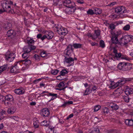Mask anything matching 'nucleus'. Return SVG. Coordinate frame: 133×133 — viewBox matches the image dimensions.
Here are the masks:
<instances>
[{
	"label": "nucleus",
	"instance_id": "obj_1",
	"mask_svg": "<svg viewBox=\"0 0 133 133\" xmlns=\"http://www.w3.org/2000/svg\"><path fill=\"white\" fill-rule=\"evenodd\" d=\"M117 68L122 71H127L130 70L132 68L131 65L130 63L123 62L118 64Z\"/></svg>",
	"mask_w": 133,
	"mask_h": 133
},
{
	"label": "nucleus",
	"instance_id": "obj_2",
	"mask_svg": "<svg viewBox=\"0 0 133 133\" xmlns=\"http://www.w3.org/2000/svg\"><path fill=\"white\" fill-rule=\"evenodd\" d=\"M112 36L111 40L112 43L115 44H118L119 41L117 37L121 35V31H115L111 32Z\"/></svg>",
	"mask_w": 133,
	"mask_h": 133
},
{
	"label": "nucleus",
	"instance_id": "obj_3",
	"mask_svg": "<svg viewBox=\"0 0 133 133\" xmlns=\"http://www.w3.org/2000/svg\"><path fill=\"white\" fill-rule=\"evenodd\" d=\"M55 28L57 29L56 31L60 35H65L68 33V31L66 28L62 27L60 25L55 24Z\"/></svg>",
	"mask_w": 133,
	"mask_h": 133
},
{
	"label": "nucleus",
	"instance_id": "obj_4",
	"mask_svg": "<svg viewBox=\"0 0 133 133\" xmlns=\"http://www.w3.org/2000/svg\"><path fill=\"white\" fill-rule=\"evenodd\" d=\"M74 49L72 47V45L69 44L67 47L64 52V57H71L72 54V52Z\"/></svg>",
	"mask_w": 133,
	"mask_h": 133
},
{
	"label": "nucleus",
	"instance_id": "obj_5",
	"mask_svg": "<svg viewBox=\"0 0 133 133\" xmlns=\"http://www.w3.org/2000/svg\"><path fill=\"white\" fill-rule=\"evenodd\" d=\"M126 80L124 79H121L118 81L114 84V82L113 81L111 83V86H109V87L111 89H113L119 86L121 87V86L125 83Z\"/></svg>",
	"mask_w": 133,
	"mask_h": 133
},
{
	"label": "nucleus",
	"instance_id": "obj_6",
	"mask_svg": "<svg viewBox=\"0 0 133 133\" xmlns=\"http://www.w3.org/2000/svg\"><path fill=\"white\" fill-rule=\"evenodd\" d=\"M63 5L68 8H74L75 6V3L70 0H64L62 1Z\"/></svg>",
	"mask_w": 133,
	"mask_h": 133
},
{
	"label": "nucleus",
	"instance_id": "obj_7",
	"mask_svg": "<svg viewBox=\"0 0 133 133\" xmlns=\"http://www.w3.org/2000/svg\"><path fill=\"white\" fill-rule=\"evenodd\" d=\"M5 96V105H7L11 104V102H13L14 98L12 95L8 94L6 95Z\"/></svg>",
	"mask_w": 133,
	"mask_h": 133
},
{
	"label": "nucleus",
	"instance_id": "obj_8",
	"mask_svg": "<svg viewBox=\"0 0 133 133\" xmlns=\"http://www.w3.org/2000/svg\"><path fill=\"white\" fill-rule=\"evenodd\" d=\"M45 35H43V39L46 38L48 40L51 39L53 37L54 33L51 31H48L45 32Z\"/></svg>",
	"mask_w": 133,
	"mask_h": 133
},
{
	"label": "nucleus",
	"instance_id": "obj_9",
	"mask_svg": "<svg viewBox=\"0 0 133 133\" xmlns=\"http://www.w3.org/2000/svg\"><path fill=\"white\" fill-rule=\"evenodd\" d=\"M115 11L118 14H122L126 12L127 10L124 7L120 6L116 7L115 9Z\"/></svg>",
	"mask_w": 133,
	"mask_h": 133
},
{
	"label": "nucleus",
	"instance_id": "obj_10",
	"mask_svg": "<svg viewBox=\"0 0 133 133\" xmlns=\"http://www.w3.org/2000/svg\"><path fill=\"white\" fill-rule=\"evenodd\" d=\"M74 59L72 57H65L64 59V63H69V66L73 65L74 64Z\"/></svg>",
	"mask_w": 133,
	"mask_h": 133
},
{
	"label": "nucleus",
	"instance_id": "obj_11",
	"mask_svg": "<svg viewBox=\"0 0 133 133\" xmlns=\"http://www.w3.org/2000/svg\"><path fill=\"white\" fill-rule=\"evenodd\" d=\"M6 1L5 3L3 4V6L4 8L6 10V8L9 9V7H11V6L13 5V2L11 0H4Z\"/></svg>",
	"mask_w": 133,
	"mask_h": 133
},
{
	"label": "nucleus",
	"instance_id": "obj_12",
	"mask_svg": "<svg viewBox=\"0 0 133 133\" xmlns=\"http://www.w3.org/2000/svg\"><path fill=\"white\" fill-rule=\"evenodd\" d=\"M48 93V96H51L52 97L51 99L48 102H50L51 101L53 100L57 97V94H54L52 92H50L47 91H43V93Z\"/></svg>",
	"mask_w": 133,
	"mask_h": 133
},
{
	"label": "nucleus",
	"instance_id": "obj_13",
	"mask_svg": "<svg viewBox=\"0 0 133 133\" xmlns=\"http://www.w3.org/2000/svg\"><path fill=\"white\" fill-rule=\"evenodd\" d=\"M2 6L3 9H0V14H2L3 12L6 11L8 12L9 13H11L12 14L14 13V10L12 8H11V7H9V9H8L7 7H6V10L3 8V4L2 5Z\"/></svg>",
	"mask_w": 133,
	"mask_h": 133
},
{
	"label": "nucleus",
	"instance_id": "obj_14",
	"mask_svg": "<svg viewBox=\"0 0 133 133\" xmlns=\"http://www.w3.org/2000/svg\"><path fill=\"white\" fill-rule=\"evenodd\" d=\"M123 37L125 41V43L126 44L130 41H132L133 39V36L131 35H126Z\"/></svg>",
	"mask_w": 133,
	"mask_h": 133
},
{
	"label": "nucleus",
	"instance_id": "obj_15",
	"mask_svg": "<svg viewBox=\"0 0 133 133\" xmlns=\"http://www.w3.org/2000/svg\"><path fill=\"white\" fill-rule=\"evenodd\" d=\"M50 114L49 111L47 108L43 109L41 112V115L44 117H48Z\"/></svg>",
	"mask_w": 133,
	"mask_h": 133
},
{
	"label": "nucleus",
	"instance_id": "obj_16",
	"mask_svg": "<svg viewBox=\"0 0 133 133\" xmlns=\"http://www.w3.org/2000/svg\"><path fill=\"white\" fill-rule=\"evenodd\" d=\"M15 93L17 95H22L24 94L25 92V91L22 88H20L16 89L14 90Z\"/></svg>",
	"mask_w": 133,
	"mask_h": 133
},
{
	"label": "nucleus",
	"instance_id": "obj_17",
	"mask_svg": "<svg viewBox=\"0 0 133 133\" xmlns=\"http://www.w3.org/2000/svg\"><path fill=\"white\" fill-rule=\"evenodd\" d=\"M124 93L127 95H130L133 93V89L127 86L125 90Z\"/></svg>",
	"mask_w": 133,
	"mask_h": 133
},
{
	"label": "nucleus",
	"instance_id": "obj_18",
	"mask_svg": "<svg viewBox=\"0 0 133 133\" xmlns=\"http://www.w3.org/2000/svg\"><path fill=\"white\" fill-rule=\"evenodd\" d=\"M122 90L119 88H118L113 93V95L115 97L119 96L122 93Z\"/></svg>",
	"mask_w": 133,
	"mask_h": 133
},
{
	"label": "nucleus",
	"instance_id": "obj_19",
	"mask_svg": "<svg viewBox=\"0 0 133 133\" xmlns=\"http://www.w3.org/2000/svg\"><path fill=\"white\" fill-rule=\"evenodd\" d=\"M6 35L8 37H11V38H12L16 35V33L13 30L11 29L8 31Z\"/></svg>",
	"mask_w": 133,
	"mask_h": 133
},
{
	"label": "nucleus",
	"instance_id": "obj_20",
	"mask_svg": "<svg viewBox=\"0 0 133 133\" xmlns=\"http://www.w3.org/2000/svg\"><path fill=\"white\" fill-rule=\"evenodd\" d=\"M109 106L113 110H116L119 108V106L117 104L112 103H110Z\"/></svg>",
	"mask_w": 133,
	"mask_h": 133
},
{
	"label": "nucleus",
	"instance_id": "obj_21",
	"mask_svg": "<svg viewBox=\"0 0 133 133\" xmlns=\"http://www.w3.org/2000/svg\"><path fill=\"white\" fill-rule=\"evenodd\" d=\"M20 68H17L14 65L12 66L11 68L10 69V72L11 73H14L15 74H17L19 73V70Z\"/></svg>",
	"mask_w": 133,
	"mask_h": 133
},
{
	"label": "nucleus",
	"instance_id": "obj_22",
	"mask_svg": "<svg viewBox=\"0 0 133 133\" xmlns=\"http://www.w3.org/2000/svg\"><path fill=\"white\" fill-rule=\"evenodd\" d=\"M73 8H68L65 9V13L68 14H70L73 13L75 11V9H73ZM75 8V7L74 8Z\"/></svg>",
	"mask_w": 133,
	"mask_h": 133
},
{
	"label": "nucleus",
	"instance_id": "obj_23",
	"mask_svg": "<svg viewBox=\"0 0 133 133\" xmlns=\"http://www.w3.org/2000/svg\"><path fill=\"white\" fill-rule=\"evenodd\" d=\"M101 31L99 30H95V34L93 35V39H95L100 35Z\"/></svg>",
	"mask_w": 133,
	"mask_h": 133
},
{
	"label": "nucleus",
	"instance_id": "obj_24",
	"mask_svg": "<svg viewBox=\"0 0 133 133\" xmlns=\"http://www.w3.org/2000/svg\"><path fill=\"white\" fill-rule=\"evenodd\" d=\"M16 111V108L15 107L12 106L8 109L7 112L8 114H13Z\"/></svg>",
	"mask_w": 133,
	"mask_h": 133
},
{
	"label": "nucleus",
	"instance_id": "obj_25",
	"mask_svg": "<svg viewBox=\"0 0 133 133\" xmlns=\"http://www.w3.org/2000/svg\"><path fill=\"white\" fill-rule=\"evenodd\" d=\"M125 123L126 125L129 126H133V120L132 119H126Z\"/></svg>",
	"mask_w": 133,
	"mask_h": 133
},
{
	"label": "nucleus",
	"instance_id": "obj_26",
	"mask_svg": "<svg viewBox=\"0 0 133 133\" xmlns=\"http://www.w3.org/2000/svg\"><path fill=\"white\" fill-rule=\"evenodd\" d=\"M92 92L91 89V86L89 85V87L87 88L83 93V95H87L90 94Z\"/></svg>",
	"mask_w": 133,
	"mask_h": 133
},
{
	"label": "nucleus",
	"instance_id": "obj_27",
	"mask_svg": "<svg viewBox=\"0 0 133 133\" xmlns=\"http://www.w3.org/2000/svg\"><path fill=\"white\" fill-rule=\"evenodd\" d=\"M27 41L28 46H31V45H33L35 41L33 39L30 37H28L27 38Z\"/></svg>",
	"mask_w": 133,
	"mask_h": 133
},
{
	"label": "nucleus",
	"instance_id": "obj_28",
	"mask_svg": "<svg viewBox=\"0 0 133 133\" xmlns=\"http://www.w3.org/2000/svg\"><path fill=\"white\" fill-rule=\"evenodd\" d=\"M11 58L9 57L8 56H7L5 55V59L7 62H11L12 61L15 57V55H13V56H12Z\"/></svg>",
	"mask_w": 133,
	"mask_h": 133
},
{
	"label": "nucleus",
	"instance_id": "obj_29",
	"mask_svg": "<svg viewBox=\"0 0 133 133\" xmlns=\"http://www.w3.org/2000/svg\"><path fill=\"white\" fill-rule=\"evenodd\" d=\"M20 61L23 62V63L26 66L30 65L31 63V61L28 59L21 60Z\"/></svg>",
	"mask_w": 133,
	"mask_h": 133
},
{
	"label": "nucleus",
	"instance_id": "obj_30",
	"mask_svg": "<svg viewBox=\"0 0 133 133\" xmlns=\"http://www.w3.org/2000/svg\"><path fill=\"white\" fill-rule=\"evenodd\" d=\"M12 25L11 23L8 22L3 25V27L5 30H8L11 28Z\"/></svg>",
	"mask_w": 133,
	"mask_h": 133
},
{
	"label": "nucleus",
	"instance_id": "obj_31",
	"mask_svg": "<svg viewBox=\"0 0 133 133\" xmlns=\"http://www.w3.org/2000/svg\"><path fill=\"white\" fill-rule=\"evenodd\" d=\"M9 67L7 64L4 65L0 67V73H1L4 71L8 69Z\"/></svg>",
	"mask_w": 133,
	"mask_h": 133
},
{
	"label": "nucleus",
	"instance_id": "obj_32",
	"mask_svg": "<svg viewBox=\"0 0 133 133\" xmlns=\"http://www.w3.org/2000/svg\"><path fill=\"white\" fill-rule=\"evenodd\" d=\"M118 44L120 45H125L126 44L125 43V41L123 36H122V37L121 38L119 41Z\"/></svg>",
	"mask_w": 133,
	"mask_h": 133
},
{
	"label": "nucleus",
	"instance_id": "obj_33",
	"mask_svg": "<svg viewBox=\"0 0 133 133\" xmlns=\"http://www.w3.org/2000/svg\"><path fill=\"white\" fill-rule=\"evenodd\" d=\"M82 44L79 43H73V46L75 49L80 48L82 47Z\"/></svg>",
	"mask_w": 133,
	"mask_h": 133
},
{
	"label": "nucleus",
	"instance_id": "obj_34",
	"mask_svg": "<svg viewBox=\"0 0 133 133\" xmlns=\"http://www.w3.org/2000/svg\"><path fill=\"white\" fill-rule=\"evenodd\" d=\"M34 127L35 128H37L38 127L39 124L38 121L36 119H34L33 123Z\"/></svg>",
	"mask_w": 133,
	"mask_h": 133
},
{
	"label": "nucleus",
	"instance_id": "obj_35",
	"mask_svg": "<svg viewBox=\"0 0 133 133\" xmlns=\"http://www.w3.org/2000/svg\"><path fill=\"white\" fill-rule=\"evenodd\" d=\"M49 122L46 120H45L41 122V124L42 126L48 127L49 125Z\"/></svg>",
	"mask_w": 133,
	"mask_h": 133
},
{
	"label": "nucleus",
	"instance_id": "obj_36",
	"mask_svg": "<svg viewBox=\"0 0 133 133\" xmlns=\"http://www.w3.org/2000/svg\"><path fill=\"white\" fill-rule=\"evenodd\" d=\"M102 12L101 10L99 8H96L94 9V14L96 15L100 14Z\"/></svg>",
	"mask_w": 133,
	"mask_h": 133
},
{
	"label": "nucleus",
	"instance_id": "obj_37",
	"mask_svg": "<svg viewBox=\"0 0 133 133\" xmlns=\"http://www.w3.org/2000/svg\"><path fill=\"white\" fill-rule=\"evenodd\" d=\"M73 102L72 101H69L68 102H65L62 105V107H65L66 106L70 104H72Z\"/></svg>",
	"mask_w": 133,
	"mask_h": 133
},
{
	"label": "nucleus",
	"instance_id": "obj_38",
	"mask_svg": "<svg viewBox=\"0 0 133 133\" xmlns=\"http://www.w3.org/2000/svg\"><path fill=\"white\" fill-rule=\"evenodd\" d=\"M68 73V71L65 69H63L60 72V74L62 76L65 75Z\"/></svg>",
	"mask_w": 133,
	"mask_h": 133
},
{
	"label": "nucleus",
	"instance_id": "obj_39",
	"mask_svg": "<svg viewBox=\"0 0 133 133\" xmlns=\"http://www.w3.org/2000/svg\"><path fill=\"white\" fill-rule=\"evenodd\" d=\"M124 101L127 103H128L129 101L130 98L128 95L124 96H123Z\"/></svg>",
	"mask_w": 133,
	"mask_h": 133
},
{
	"label": "nucleus",
	"instance_id": "obj_40",
	"mask_svg": "<svg viewBox=\"0 0 133 133\" xmlns=\"http://www.w3.org/2000/svg\"><path fill=\"white\" fill-rule=\"evenodd\" d=\"M102 110L103 113L105 114H108L109 110L108 108L106 107H104L102 108Z\"/></svg>",
	"mask_w": 133,
	"mask_h": 133
},
{
	"label": "nucleus",
	"instance_id": "obj_41",
	"mask_svg": "<svg viewBox=\"0 0 133 133\" xmlns=\"http://www.w3.org/2000/svg\"><path fill=\"white\" fill-rule=\"evenodd\" d=\"M29 46H26L23 49L24 52L26 53H28L31 51V49H30Z\"/></svg>",
	"mask_w": 133,
	"mask_h": 133
},
{
	"label": "nucleus",
	"instance_id": "obj_42",
	"mask_svg": "<svg viewBox=\"0 0 133 133\" xmlns=\"http://www.w3.org/2000/svg\"><path fill=\"white\" fill-rule=\"evenodd\" d=\"M120 58L122 59H125L128 61H130L131 60V59L129 58L127 56H124L123 55H122V54Z\"/></svg>",
	"mask_w": 133,
	"mask_h": 133
},
{
	"label": "nucleus",
	"instance_id": "obj_43",
	"mask_svg": "<svg viewBox=\"0 0 133 133\" xmlns=\"http://www.w3.org/2000/svg\"><path fill=\"white\" fill-rule=\"evenodd\" d=\"M5 96L3 95L0 96V102L4 103L5 104Z\"/></svg>",
	"mask_w": 133,
	"mask_h": 133
},
{
	"label": "nucleus",
	"instance_id": "obj_44",
	"mask_svg": "<svg viewBox=\"0 0 133 133\" xmlns=\"http://www.w3.org/2000/svg\"><path fill=\"white\" fill-rule=\"evenodd\" d=\"M20 62L23 63V62H21L20 61L18 62H17L15 63L14 64V65L17 68H19L20 67L21 65L20 63Z\"/></svg>",
	"mask_w": 133,
	"mask_h": 133
},
{
	"label": "nucleus",
	"instance_id": "obj_45",
	"mask_svg": "<svg viewBox=\"0 0 133 133\" xmlns=\"http://www.w3.org/2000/svg\"><path fill=\"white\" fill-rule=\"evenodd\" d=\"M65 85V82H60L58 85L57 87L59 88H63Z\"/></svg>",
	"mask_w": 133,
	"mask_h": 133
},
{
	"label": "nucleus",
	"instance_id": "obj_46",
	"mask_svg": "<svg viewBox=\"0 0 133 133\" xmlns=\"http://www.w3.org/2000/svg\"><path fill=\"white\" fill-rule=\"evenodd\" d=\"M59 71V70H52L51 71V74L54 75L57 74Z\"/></svg>",
	"mask_w": 133,
	"mask_h": 133
},
{
	"label": "nucleus",
	"instance_id": "obj_47",
	"mask_svg": "<svg viewBox=\"0 0 133 133\" xmlns=\"http://www.w3.org/2000/svg\"><path fill=\"white\" fill-rule=\"evenodd\" d=\"M90 86H91V89L92 91H94L97 88V87L95 85H93L92 84H91L89 85Z\"/></svg>",
	"mask_w": 133,
	"mask_h": 133
},
{
	"label": "nucleus",
	"instance_id": "obj_48",
	"mask_svg": "<svg viewBox=\"0 0 133 133\" xmlns=\"http://www.w3.org/2000/svg\"><path fill=\"white\" fill-rule=\"evenodd\" d=\"M130 26L129 24H127L124 26L123 28V29L125 31H128L130 29Z\"/></svg>",
	"mask_w": 133,
	"mask_h": 133
},
{
	"label": "nucleus",
	"instance_id": "obj_49",
	"mask_svg": "<svg viewBox=\"0 0 133 133\" xmlns=\"http://www.w3.org/2000/svg\"><path fill=\"white\" fill-rule=\"evenodd\" d=\"M100 46L102 48H104L105 47V45L104 41L101 40L100 41Z\"/></svg>",
	"mask_w": 133,
	"mask_h": 133
},
{
	"label": "nucleus",
	"instance_id": "obj_50",
	"mask_svg": "<svg viewBox=\"0 0 133 133\" xmlns=\"http://www.w3.org/2000/svg\"><path fill=\"white\" fill-rule=\"evenodd\" d=\"M87 13L88 15H92L94 14V11L92 9H89L87 11Z\"/></svg>",
	"mask_w": 133,
	"mask_h": 133
},
{
	"label": "nucleus",
	"instance_id": "obj_51",
	"mask_svg": "<svg viewBox=\"0 0 133 133\" xmlns=\"http://www.w3.org/2000/svg\"><path fill=\"white\" fill-rule=\"evenodd\" d=\"M28 53H26L25 52H24L22 55V57L23 58L25 59H28Z\"/></svg>",
	"mask_w": 133,
	"mask_h": 133
},
{
	"label": "nucleus",
	"instance_id": "obj_52",
	"mask_svg": "<svg viewBox=\"0 0 133 133\" xmlns=\"http://www.w3.org/2000/svg\"><path fill=\"white\" fill-rule=\"evenodd\" d=\"M43 36H42V35L41 34H39L37 36V37L38 39H40L42 41L45 39H43Z\"/></svg>",
	"mask_w": 133,
	"mask_h": 133
},
{
	"label": "nucleus",
	"instance_id": "obj_53",
	"mask_svg": "<svg viewBox=\"0 0 133 133\" xmlns=\"http://www.w3.org/2000/svg\"><path fill=\"white\" fill-rule=\"evenodd\" d=\"M40 54L41 57H44L46 56V52L44 51H41L40 52Z\"/></svg>",
	"mask_w": 133,
	"mask_h": 133
},
{
	"label": "nucleus",
	"instance_id": "obj_54",
	"mask_svg": "<svg viewBox=\"0 0 133 133\" xmlns=\"http://www.w3.org/2000/svg\"><path fill=\"white\" fill-rule=\"evenodd\" d=\"M101 108V107L99 105H97L95 106L94 109V111L96 112L97 111L100 109Z\"/></svg>",
	"mask_w": 133,
	"mask_h": 133
},
{
	"label": "nucleus",
	"instance_id": "obj_55",
	"mask_svg": "<svg viewBox=\"0 0 133 133\" xmlns=\"http://www.w3.org/2000/svg\"><path fill=\"white\" fill-rule=\"evenodd\" d=\"M5 55L8 56L9 57H10L11 58L12 56H13V55H15V53H10L9 51H8Z\"/></svg>",
	"mask_w": 133,
	"mask_h": 133
},
{
	"label": "nucleus",
	"instance_id": "obj_56",
	"mask_svg": "<svg viewBox=\"0 0 133 133\" xmlns=\"http://www.w3.org/2000/svg\"><path fill=\"white\" fill-rule=\"evenodd\" d=\"M10 118L12 119L17 121H18L19 120L18 117L16 116H11L10 117Z\"/></svg>",
	"mask_w": 133,
	"mask_h": 133
},
{
	"label": "nucleus",
	"instance_id": "obj_57",
	"mask_svg": "<svg viewBox=\"0 0 133 133\" xmlns=\"http://www.w3.org/2000/svg\"><path fill=\"white\" fill-rule=\"evenodd\" d=\"M34 58L37 61L39 60L40 59V57L37 54H35L34 56Z\"/></svg>",
	"mask_w": 133,
	"mask_h": 133
},
{
	"label": "nucleus",
	"instance_id": "obj_58",
	"mask_svg": "<svg viewBox=\"0 0 133 133\" xmlns=\"http://www.w3.org/2000/svg\"><path fill=\"white\" fill-rule=\"evenodd\" d=\"M109 26L110 28L112 30H113L115 29V25L114 24L112 23L110 24Z\"/></svg>",
	"mask_w": 133,
	"mask_h": 133
},
{
	"label": "nucleus",
	"instance_id": "obj_59",
	"mask_svg": "<svg viewBox=\"0 0 133 133\" xmlns=\"http://www.w3.org/2000/svg\"><path fill=\"white\" fill-rule=\"evenodd\" d=\"M121 55V54L120 53H117L115 54V56L114 57L115 58H117L118 59V58H119Z\"/></svg>",
	"mask_w": 133,
	"mask_h": 133
},
{
	"label": "nucleus",
	"instance_id": "obj_60",
	"mask_svg": "<svg viewBox=\"0 0 133 133\" xmlns=\"http://www.w3.org/2000/svg\"><path fill=\"white\" fill-rule=\"evenodd\" d=\"M99 130L98 128H95L92 130L93 133H99Z\"/></svg>",
	"mask_w": 133,
	"mask_h": 133
},
{
	"label": "nucleus",
	"instance_id": "obj_61",
	"mask_svg": "<svg viewBox=\"0 0 133 133\" xmlns=\"http://www.w3.org/2000/svg\"><path fill=\"white\" fill-rule=\"evenodd\" d=\"M30 49H31V51L32 50H33L35 49L36 48V47L35 46H34L33 45H31V46H29Z\"/></svg>",
	"mask_w": 133,
	"mask_h": 133
},
{
	"label": "nucleus",
	"instance_id": "obj_62",
	"mask_svg": "<svg viewBox=\"0 0 133 133\" xmlns=\"http://www.w3.org/2000/svg\"><path fill=\"white\" fill-rule=\"evenodd\" d=\"M74 115L72 113L70 114L66 118V120H68L69 119L72 117Z\"/></svg>",
	"mask_w": 133,
	"mask_h": 133
},
{
	"label": "nucleus",
	"instance_id": "obj_63",
	"mask_svg": "<svg viewBox=\"0 0 133 133\" xmlns=\"http://www.w3.org/2000/svg\"><path fill=\"white\" fill-rule=\"evenodd\" d=\"M104 23L107 26H109L110 24L108 20H105V21L104 22Z\"/></svg>",
	"mask_w": 133,
	"mask_h": 133
},
{
	"label": "nucleus",
	"instance_id": "obj_64",
	"mask_svg": "<svg viewBox=\"0 0 133 133\" xmlns=\"http://www.w3.org/2000/svg\"><path fill=\"white\" fill-rule=\"evenodd\" d=\"M123 23L121 21H117L115 23L116 24V25H118L119 24H121L122 23Z\"/></svg>",
	"mask_w": 133,
	"mask_h": 133
}]
</instances>
